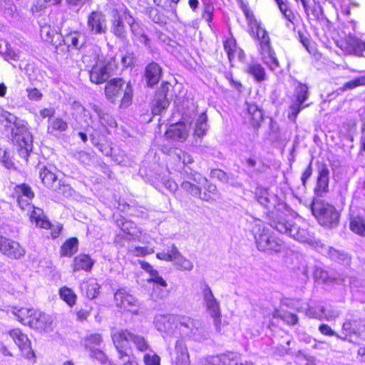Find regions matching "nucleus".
<instances>
[{
	"instance_id": "obj_1",
	"label": "nucleus",
	"mask_w": 365,
	"mask_h": 365,
	"mask_svg": "<svg viewBox=\"0 0 365 365\" xmlns=\"http://www.w3.org/2000/svg\"><path fill=\"white\" fill-rule=\"evenodd\" d=\"M0 116L2 120L8 123L6 126L10 127L11 125H14L11 128L13 141L19 148V155L22 158L27 159L29 153L33 149V135L29 130L28 122L1 108Z\"/></svg>"
},
{
	"instance_id": "obj_2",
	"label": "nucleus",
	"mask_w": 365,
	"mask_h": 365,
	"mask_svg": "<svg viewBox=\"0 0 365 365\" xmlns=\"http://www.w3.org/2000/svg\"><path fill=\"white\" fill-rule=\"evenodd\" d=\"M245 15L248 21L252 34H255L259 41V52L262 62L272 71L276 70L279 66V61L276 54L271 47L270 39L267 32L257 22L253 14L247 9L244 10Z\"/></svg>"
},
{
	"instance_id": "obj_3",
	"label": "nucleus",
	"mask_w": 365,
	"mask_h": 365,
	"mask_svg": "<svg viewBox=\"0 0 365 365\" xmlns=\"http://www.w3.org/2000/svg\"><path fill=\"white\" fill-rule=\"evenodd\" d=\"M271 226L299 242L312 245L316 242L314 235L308 230V224L300 217L286 219L280 216L272 221Z\"/></svg>"
},
{
	"instance_id": "obj_4",
	"label": "nucleus",
	"mask_w": 365,
	"mask_h": 365,
	"mask_svg": "<svg viewBox=\"0 0 365 365\" xmlns=\"http://www.w3.org/2000/svg\"><path fill=\"white\" fill-rule=\"evenodd\" d=\"M252 232L259 251L272 253L284 250L285 245L283 241L273 235L260 220H255Z\"/></svg>"
},
{
	"instance_id": "obj_5",
	"label": "nucleus",
	"mask_w": 365,
	"mask_h": 365,
	"mask_svg": "<svg viewBox=\"0 0 365 365\" xmlns=\"http://www.w3.org/2000/svg\"><path fill=\"white\" fill-rule=\"evenodd\" d=\"M193 181L197 185L189 181H183L181 185L182 188L192 196L204 201L211 202L216 200L218 195L216 185L209 183L205 178L199 174L194 175Z\"/></svg>"
},
{
	"instance_id": "obj_6",
	"label": "nucleus",
	"mask_w": 365,
	"mask_h": 365,
	"mask_svg": "<svg viewBox=\"0 0 365 365\" xmlns=\"http://www.w3.org/2000/svg\"><path fill=\"white\" fill-rule=\"evenodd\" d=\"M111 337L117 351H126L130 343H133L136 349L142 352L149 349V345L143 336L135 334L128 329H113Z\"/></svg>"
},
{
	"instance_id": "obj_7",
	"label": "nucleus",
	"mask_w": 365,
	"mask_h": 365,
	"mask_svg": "<svg viewBox=\"0 0 365 365\" xmlns=\"http://www.w3.org/2000/svg\"><path fill=\"white\" fill-rule=\"evenodd\" d=\"M106 97L111 101L115 102L120 99V106H128L133 98V89L130 83H125L121 78L110 80L106 86Z\"/></svg>"
},
{
	"instance_id": "obj_8",
	"label": "nucleus",
	"mask_w": 365,
	"mask_h": 365,
	"mask_svg": "<svg viewBox=\"0 0 365 365\" xmlns=\"http://www.w3.org/2000/svg\"><path fill=\"white\" fill-rule=\"evenodd\" d=\"M178 321L177 329L183 337L197 341L207 339L208 334L200 320L185 315H178Z\"/></svg>"
},
{
	"instance_id": "obj_9",
	"label": "nucleus",
	"mask_w": 365,
	"mask_h": 365,
	"mask_svg": "<svg viewBox=\"0 0 365 365\" xmlns=\"http://www.w3.org/2000/svg\"><path fill=\"white\" fill-rule=\"evenodd\" d=\"M115 59L113 58H102L97 54L96 63L90 71V80L96 84L106 82L116 69Z\"/></svg>"
},
{
	"instance_id": "obj_10",
	"label": "nucleus",
	"mask_w": 365,
	"mask_h": 365,
	"mask_svg": "<svg viewBox=\"0 0 365 365\" xmlns=\"http://www.w3.org/2000/svg\"><path fill=\"white\" fill-rule=\"evenodd\" d=\"M200 291L203 306L209 315L212 318L216 329L220 331L222 317L220 303L214 296L211 288L207 283L202 282L200 284Z\"/></svg>"
},
{
	"instance_id": "obj_11",
	"label": "nucleus",
	"mask_w": 365,
	"mask_h": 365,
	"mask_svg": "<svg viewBox=\"0 0 365 365\" xmlns=\"http://www.w3.org/2000/svg\"><path fill=\"white\" fill-rule=\"evenodd\" d=\"M312 212L319 222L324 226H334L338 222L339 214L335 207L323 200H317L312 205Z\"/></svg>"
},
{
	"instance_id": "obj_12",
	"label": "nucleus",
	"mask_w": 365,
	"mask_h": 365,
	"mask_svg": "<svg viewBox=\"0 0 365 365\" xmlns=\"http://www.w3.org/2000/svg\"><path fill=\"white\" fill-rule=\"evenodd\" d=\"M308 96L307 86L299 83L295 88L287 110V117L290 120L295 121L299 112L309 106L308 104H304L307 100Z\"/></svg>"
},
{
	"instance_id": "obj_13",
	"label": "nucleus",
	"mask_w": 365,
	"mask_h": 365,
	"mask_svg": "<svg viewBox=\"0 0 365 365\" xmlns=\"http://www.w3.org/2000/svg\"><path fill=\"white\" fill-rule=\"evenodd\" d=\"M156 257L161 260L173 262L177 269L181 271H191L193 269V263L183 257L174 245L168 246L166 252H158Z\"/></svg>"
},
{
	"instance_id": "obj_14",
	"label": "nucleus",
	"mask_w": 365,
	"mask_h": 365,
	"mask_svg": "<svg viewBox=\"0 0 365 365\" xmlns=\"http://www.w3.org/2000/svg\"><path fill=\"white\" fill-rule=\"evenodd\" d=\"M130 16L127 9L113 11L110 31L117 38L120 39L126 38L127 29L125 22L128 24V18Z\"/></svg>"
},
{
	"instance_id": "obj_15",
	"label": "nucleus",
	"mask_w": 365,
	"mask_h": 365,
	"mask_svg": "<svg viewBox=\"0 0 365 365\" xmlns=\"http://www.w3.org/2000/svg\"><path fill=\"white\" fill-rule=\"evenodd\" d=\"M8 334L19 347L23 357L29 360L35 357L34 352L31 349V341L20 329H11L8 331Z\"/></svg>"
},
{
	"instance_id": "obj_16",
	"label": "nucleus",
	"mask_w": 365,
	"mask_h": 365,
	"mask_svg": "<svg viewBox=\"0 0 365 365\" xmlns=\"http://www.w3.org/2000/svg\"><path fill=\"white\" fill-rule=\"evenodd\" d=\"M115 305L123 311L137 314L139 307L138 299L125 289H119L114 294Z\"/></svg>"
},
{
	"instance_id": "obj_17",
	"label": "nucleus",
	"mask_w": 365,
	"mask_h": 365,
	"mask_svg": "<svg viewBox=\"0 0 365 365\" xmlns=\"http://www.w3.org/2000/svg\"><path fill=\"white\" fill-rule=\"evenodd\" d=\"M178 315L157 314L154 324L158 331L168 335H174L178 327Z\"/></svg>"
},
{
	"instance_id": "obj_18",
	"label": "nucleus",
	"mask_w": 365,
	"mask_h": 365,
	"mask_svg": "<svg viewBox=\"0 0 365 365\" xmlns=\"http://www.w3.org/2000/svg\"><path fill=\"white\" fill-rule=\"evenodd\" d=\"M0 251L11 259H19L25 254L24 249L18 242L2 237L0 240Z\"/></svg>"
},
{
	"instance_id": "obj_19",
	"label": "nucleus",
	"mask_w": 365,
	"mask_h": 365,
	"mask_svg": "<svg viewBox=\"0 0 365 365\" xmlns=\"http://www.w3.org/2000/svg\"><path fill=\"white\" fill-rule=\"evenodd\" d=\"M87 27L92 34H103L107 31L105 16L100 11H93L88 17Z\"/></svg>"
},
{
	"instance_id": "obj_20",
	"label": "nucleus",
	"mask_w": 365,
	"mask_h": 365,
	"mask_svg": "<svg viewBox=\"0 0 365 365\" xmlns=\"http://www.w3.org/2000/svg\"><path fill=\"white\" fill-rule=\"evenodd\" d=\"M29 326L38 331H49L53 329V319L50 315L35 309Z\"/></svg>"
},
{
	"instance_id": "obj_21",
	"label": "nucleus",
	"mask_w": 365,
	"mask_h": 365,
	"mask_svg": "<svg viewBox=\"0 0 365 365\" xmlns=\"http://www.w3.org/2000/svg\"><path fill=\"white\" fill-rule=\"evenodd\" d=\"M172 365H190V355L184 339H178L174 349Z\"/></svg>"
},
{
	"instance_id": "obj_22",
	"label": "nucleus",
	"mask_w": 365,
	"mask_h": 365,
	"mask_svg": "<svg viewBox=\"0 0 365 365\" xmlns=\"http://www.w3.org/2000/svg\"><path fill=\"white\" fill-rule=\"evenodd\" d=\"M240 358V354L235 352L210 356L205 359L207 365H235Z\"/></svg>"
},
{
	"instance_id": "obj_23",
	"label": "nucleus",
	"mask_w": 365,
	"mask_h": 365,
	"mask_svg": "<svg viewBox=\"0 0 365 365\" xmlns=\"http://www.w3.org/2000/svg\"><path fill=\"white\" fill-rule=\"evenodd\" d=\"M55 168L51 166H44L41 169L39 175L42 182L48 188L56 190L59 182H57V176L53 172Z\"/></svg>"
},
{
	"instance_id": "obj_24",
	"label": "nucleus",
	"mask_w": 365,
	"mask_h": 365,
	"mask_svg": "<svg viewBox=\"0 0 365 365\" xmlns=\"http://www.w3.org/2000/svg\"><path fill=\"white\" fill-rule=\"evenodd\" d=\"M329 171L327 167L323 166L320 168L317 178V186L314 189L315 193L318 196H322L328 192L329 182Z\"/></svg>"
},
{
	"instance_id": "obj_25",
	"label": "nucleus",
	"mask_w": 365,
	"mask_h": 365,
	"mask_svg": "<svg viewBox=\"0 0 365 365\" xmlns=\"http://www.w3.org/2000/svg\"><path fill=\"white\" fill-rule=\"evenodd\" d=\"M29 213V218L31 222H35L37 227L43 229H48L51 227V222L44 215L42 209L33 206Z\"/></svg>"
},
{
	"instance_id": "obj_26",
	"label": "nucleus",
	"mask_w": 365,
	"mask_h": 365,
	"mask_svg": "<svg viewBox=\"0 0 365 365\" xmlns=\"http://www.w3.org/2000/svg\"><path fill=\"white\" fill-rule=\"evenodd\" d=\"M187 136V132L183 123L171 125L165 133V137L173 140L182 141Z\"/></svg>"
},
{
	"instance_id": "obj_27",
	"label": "nucleus",
	"mask_w": 365,
	"mask_h": 365,
	"mask_svg": "<svg viewBox=\"0 0 365 365\" xmlns=\"http://www.w3.org/2000/svg\"><path fill=\"white\" fill-rule=\"evenodd\" d=\"M64 43L68 47H73L76 49H80L86 43V36L84 34L78 31H71L63 38Z\"/></svg>"
},
{
	"instance_id": "obj_28",
	"label": "nucleus",
	"mask_w": 365,
	"mask_h": 365,
	"mask_svg": "<svg viewBox=\"0 0 365 365\" xmlns=\"http://www.w3.org/2000/svg\"><path fill=\"white\" fill-rule=\"evenodd\" d=\"M100 285L96 279L89 278L84 280L81 284V289L86 296L91 299H93L99 294Z\"/></svg>"
},
{
	"instance_id": "obj_29",
	"label": "nucleus",
	"mask_w": 365,
	"mask_h": 365,
	"mask_svg": "<svg viewBox=\"0 0 365 365\" xmlns=\"http://www.w3.org/2000/svg\"><path fill=\"white\" fill-rule=\"evenodd\" d=\"M346 43L347 45V51L349 53L361 56L362 52L365 51V41L349 34L346 38Z\"/></svg>"
},
{
	"instance_id": "obj_30",
	"label": "nucleus",
	"mask_w": 365,
	"mask_h": 365,
	"mask_svg": "<svg viewBox=\"0 0 365 365\" xmlns=\"http://www.w3.org/2000/svg\"><path fill=\"white\" fill-rule=\"evenodd\" d=\"M94 264V261L88 255L81 254L76 256L73 260V270L90 271Z\"/></svg>"
},
{
	"instance_id": "obj_31",
	"label": "nucleus",
	"mask_w": 365,
	"mask_h": 365,
	"mask_svg": "<svg viewBox=\"0 0 365 365\" xmlns=\"http://www.w3.org/2000/svg\"><path fill=\"white\" fill-rule=\"evenodd\" d=\"M128 25L135 39L146 46L148 45L149 38L145 34L143 28L135 21L132 16L128 18Z\"/></svg>"
},
{
	"instance_id": "obj_32",
	"label": "nucleus",
	"mask_w": 365,
	"mask_h": 365,
	"mask_svg": "<svg viewBox=\"0 0 365 365\" xmlns=\"http://www.w3.org/2000/svg\"><path fill=\"white\" fill-rule=\"evenodd\" d=\"M161 75V68L156 63L148 65L145 70V78L148 86H152L158 83Z\"/></svg>"
},
{
	"instance_id": "obj_33",
	"label": "nucleus",
	"mask_w": 365,
	"mask_h": 365,
	"mask_svg": "<svg viewBox=\"0 0 365 365\" xmlns=\"http://www.w3.org/2000/svg\"><path fill=\"white\" fill-rule=\"evenodd\" d=\"M68 129V123L60 117L48 119V131L53 135H57Z\"/></svg>"
},
{
	"instance_id": "obj_34",
	"label": "nucleus",
	"mask_w": 365,
	"mask_h": 365,
	"mask_svg": "<svg viewBox=\"0 0 365 365\" xmlns=\"http://www.w3.org/2000/svg\"><path fill=\"white\" fill-rule=\"evenodd\" d=\"M247 73L252 76L257 82H262L266 80L264 68L258 63L252 62L247 65Z\"/></svg>"
},
{
	"instance_id": "obj_35",
	"label": "nucleus",
	"mask_w": 365,
	"mask_h": 365,
	"mask_svg": "<svg viewBox=\"0 0 365 365\" xmlns=\"http://www.w3.org/2000/svg\"><path fill=\"white\" fill-rule=\"evenodd\" d=\"M12 313L17 318L19 322L24 325L29 326L32 316L34 313H35V309L25 307H14L12 309Z\"/></svg>"
},
{
	"instance_id": "obj_36",
	"label": "nucleus",
	"mask_w": 365,
	"mask_h": 365,
	"mask_svg": "<svg viewBox=\"0 0 365 365\" xmlns=\"http://www.w3.org/2000/svg\"><path fill=\"white\" fill-rule=\"evenodd\" d=\"M349 227L354 233L365 236V219L363 217L351 214Z\"/></svg>"
},
{
	"instance_id": "obj_37",
	"label": "nucleus",
	"mask_w": 365,
	"mask_h": 365,
	"mask_svg": "<svg viewBox=\"0 0 365 365\" xmlns=\"http://www.w3.org/2000/svg\"><path fill=\"white\" fill-rule=\"evenodd\" d=\"M247 110L248 118L252 125H259V123L263 119V114L262 110L255 104H247Z\"/></svg>"
},
{
	"instance_id": "obj_38",
	"label": "nucleus",
	"mask_w": 365,
	"mask_h": 365,
	"mask_svg": "<svg viewBox=\"0 0 365 365\" xmlns=\"http://www.w3.org/2000/svg\"><path fill=\"white\" fill-rule=\"evenodd\" d=\"M93 110L98 117L100 123L103 126L106 127L108 125L112 128L116 126V121L112 115H110L108 113L104 112L101 108L98 107L97 106H93Z\"/></svg>"
},
{
	"instance_id": "obj_39",
	"label": "nucleus",
	"mask_w": 365,
	"mask_h": 365,
	"mask_svg": "<svg viewBox=\"0 0 365 365\" xmlns=\"http://www.w3.org/2000/svg\"><path fill=\"white\" fill-rule=\"evenodd\" d=\"M0 54L3 55L6 61L19 59V52L12 49L7 41L0 38Z\"/></svg>"
},
{
	"instance_id": "obj_40",
	"label": "nucleus",
	"mask_w": 365,
	"mask_h": 365,
	"mask_svg": "<svg viewBox=\"0 0 365 365\" xmlns=\"http://www.w3.org/2000/svg\"><path fill=\"white\" fill-rule=\"evenodd\" d=\"M40 36L43 41L56 45L58 41H55V37L60 38L61 36L48 25H44L41 27ZM61 41V39L58 41Z\"/></svg>"
},
{
	"instance_id": "obj_41",
	"label": "nucleus",
	"mask_w": 365,
	"mask_h": 365,
	"mask_svg": "<svg viewBox=\"0 0 365 365\" xmlns=\"http://www.w3.org/2000/svg\"><path fill=\"white\" fill-rule=\"evenodd\" d=\"M194 135L197 137L204 135L207 130V115L201 113L194 123Z\"/></svg>"
},
{
	"instance_id": "obj_42",
	"label": "nucleus",
	"mask_w": 365,
	"mask_h": 365,
	"mask_svg": "<svg viewBox=\"0 0 365 365\" xmlns=\"http://www.w3.org/2000/svg\"><path fill=\"white\" fill-rule=\"evenodd\" d=\"M78 250V240L76 237L66 240L61 248V255L63 257H71Z\"/></svg>"
},
{
	"instance_id": "obj_43",
	"label": "nucleus",
	"mask_w": 365,
	"mask_h": 365,
	"mask_svg": "<svg viewBox=\"0 0 365 365\" xmlns=\"http://www.w3.org/2000/svg\"><path fill=\"white\" fill-rule=\"evenodd\" d=\"M102 337L99 334H91L84 339V346L86 350L91 351L97 349L102 343Z\"/></svg>"
},
{
	"instance_id": "obj_44",
	"label": "nucleus",
	"mask_w": 365,
	"mask_h": 365,
	"mask_svg": "<svg viewBox=\"0 0 365 365\" xmlns=\"http://www.w3.org/2000/svg\"><path fill=\"white\" fill-rule=\"evenodd\" d=\"M349 282L351 292L356 294L357 292L365 293V282L364 279L358 277H351L348 279H344V282Z\"/></svg>"
},
{
	"instance_id": "obj_45",
	"label": "nucleus",
	"mask_w": 365,
	"mask_h": 365,
	"mask_svg": "<svg viewBox=\"0 0 365 365\" xmlns=\"http://www.w3.org/2000/svg\"><path fill=\"white\" fill-rule=\"evenodd\" d=\"M255 196L259 203L265 207H269V204H271V198H274V197L269 195L267 189L262 187H257L256 189Z\"/></svg>"
},
{
	"instance_id": "obj_46",
	"label": "nucleus",
	"mask_w": 365,
	"mask_h": 365,
	"mask_svg": "<svg viewBox=\"0 0 365 365\" xmlns=\"http://www.w3.org/2000/svg\"><path fill=\"white\" fill-rule=\"evenodd\" d=\"M14 197L16 198L26 197V199H33L34 193L29 185L21 184L16 186Z\"/></svg>"
},
{
	"instance_id": "obj_47",
	"label": "nucleus",
	"mask_w": 365,
	"mask_h": 365,
	"mask_svg": "<svg viewBox=\"0 0 365 365\" xmlns=\"http://www.w3.org/2000/svg\"><path fill=\"white\" fill-rule=\"evenodd\" d=\"M299 311H302L305 312V314L309 318H315L318 319H322L323 316V307L318 306L316 307L308 306L307 308L304 307H297Z\"/></svg>"
},
{
	"instance_id": "obj_48",
	"label": "nucleus",
	"mask_w": 365,
	"mask_h": 365,
	"mask_svg": "<svg viewBox=\"0 0 365 365\" xmlns=\"http://www.w3.org/2000/svg\"><path fill=\"white\" fill-rule=\"evenodd\" d=\"M59 294L61 298L70 307H72L76 303V295L71 289L63 287L60 289Z\"/></svg>"
},
{
	"instance_id": "obj_49",
	"label": "nucleus",
	"mask_w": 365,
	"mask_h": 365,
	"mask_svg": "<svg viewBox=\"0 0 365 365\" xmlns=\"http://www.w3.org/2000/svg\"><path fill=\"white\" fill-rule=\"evenodd\" d=\"M224 48L227 54L228 58L230 61L235 58L238 48L236 45V41L233 38H227L224 42Z\"/></svg>"
},
{
	"instance_id": "obj_50",
	"label": "nucleus",
	"mask_w": 365,
	"mask_h": 365,
	"mask_svg": "<svg viewBox=\"0 0 365 365\" xmlns=\"http://www.w3.org/2000/svg\"><path fill=\"white\" fill-rule=\"evenodd\" d=\"M61 1L62 0H36L32 6V11L38 12L48 6L58 5Z\"/></svg>"
},
{
	"instance_id": "obj_51",
	"label": "nucleus",
	"mask_w": 365,
	"mask_h": 365,
	"mask_svg": "<svg viewBox=\"0 0 365 365\" xmlns=\"http://www.w3.org/2000/svg\"><path fill=\"white\" fill-rule=\"evenodd\" d=\"M365 86V75L357 77L350 81L345 83L342 88V91L351 90L359 86Z\"/></svg>"
},
{
	"instance_id": "obj_52",
	"label": "nucleus",
	"mask_w": 365,
	"mask_h": 365,
	"mask_svg": "<svg viewBox=\"0 0 365 365\" xmlns=\"http://www.w3.org/2000/svg\"><path fill=\"white\" fill-rule=\"evenodd\" d=\"M128 252L136 257H144L154 252L153 248L148 247H129Z\"/></svg>"
},
{
	"instance_id": "obj_53",
	"label": "nucleus",
	"mask_w": 365,
	"mask_h": 365,
	"mask_svg": "<svg viewBox=\"0 0 365 365\" xmlns=\"http://www.w3.org/2000/svg\"><path fill=\"white\" fill-rule=\"evenodd\" d=\"M145 365H160V358L153 351L146 353L143 356Z\"/></svg>"
},
{
	"instance_id": "obj_54",
	"label": "nucleus",
	"mask_w": 365,
	"mask_h": 365,
	"mask_svg": "<svg viewBox=\"0 0 365 365\" xmlns=\"http://www.w3.org/2000/svg\"><path fill=\"white\" fill-rule=\"evenodd\" d=\"M117 351L118 354V358L123 363V365H138L135 358L130 356L125 350Z\"/></svg>"
},
{
	"instance_id": "obj_55",
	"label": "nucleus",
	"mask_w": 365,
	"mask_h": 365,
	"mask_svg": "<svg viewBox=\"0 0 365 365\" xmlns=\"http://www.w3.org/2000/svg\"><path fill=\"white\" fill-rule=\"evenodd\" d=\"M26 93L27 98L31 101H40L43 98V93L36 88H26Z\"/></svg>"
},
{
	"instance_id": "obj_56",
	"label": "nucleus",
	"mask_w": 365,
	"mask_h": 365,
	"mask_svg": "<svg viewBox=\"0 0 365 365\" xmlns=\"http://www.w3.org/2000/svg\"><path fill=\"white\" fill-rule=\"evenodd\" d=\"M148 282H153L158 287H160L165 289L168 286L166 281L159 275L158 272H153L151 276L148 279Z\"/></svg>"
},
{
	"instance_id": "obj_57",
	"label": "nucleus",
	"mask_w": 365,
	"mask_h": 365,
	"mask_svg": "<svg viewBox=\"0 0 365 365\" xmlns=\"http://www.w3.org/2000/svg\"><path fill=\"white\" fill-rule=\"evenodd\" d=\"M323 316L322 319L327 321H331L338 317L340 314V312L337 309H332L331 307H323Z\"/></svg>"
},
{
	"instance_id": "obj_58",
	"label": "nucleus",
	"mask_w": 365,
	"mask_h": 365,
	"mask_svg": "<svg viewBox=\"0 0 365 365\" xmlns=\"http://www.w3.org/2000/svg\"><path fill=\"white\" fill-rule=\"evenodd\" d=\"M0 162L8 169L14 167V163L10 159V154L6 149L0 148Z\"/></svg>"
},
{
	"instance_id": "obj_59",
	"label": "nucleus",
	"mask_w": 365,
	"mask_h": 365,
	"mask_svg": "<svg viewBox=\"0 0 365 365\" xmlns=\"http://www.w3.org/2000/svg\"><path fill=\"white\" fill-rule=\"evenodd\" d=\"M89 355L91 358L97 359L103 364H105L108 361L107 356L104 352L99 349H92V351H89Z\"/></svg>"
},
{
	"instance_id": "obj_60",
	"label": "nucleus",
	"mask_w": 365,
	"mask_h": 365,
	"mask_svg": "<svg viewBox=\"0 0 365 365\" xmlns=\"http://www.w3.org/2000/svg\"><path fill=\"white\" fill-rule=\"evenodd\" d=\"M213 11L214 8L211 4H205L204 5L202 18L208 23H210L212 21Z\"/></svg>"
},
{
	"instance_id": "obj_61",
	"label": "nucleus",
	"mask_w": 365,
	"mask_h": 365,
	"mask_svg": "<svg viewBox=\"0 0 365 365\" xmlns=\"http://www.w3.org/2000/svg\"><path fill=\"white\" fill-rule=\"evenodd\" d=\"M31 200L32 199H26V197L16 198L19 207L22 210H26L28 212H30L31 207H33V205L31 204Z\"/></svg>"
},
{
	"instance_id": "obj_62",
	"label": "nucleus",
	"mask_w": 365,
	"mask_h": 365,
	"mask_svg": "<svg viewBox=\"0 0 365 365\" xmlns=\"http://www.w3.org/2000/svg\"><path fill=\"white\" fill-rule=\"evenodd\" d=\"M162 182L166 187V189L169 190L170 192H175L178 189V184L170 179L166 178H163Z\"/></svg>"
},
{
	"instance_id": "obj_63",
	"label": "nucleus",
	"mask_w": 365,
	"mask_h": 365,
	"mask_svg": "<svg viewBox=\"0 0 365 365\" xmlns=\"http://www.w3.org/2000/svg\"><path fill=\"white\" fill-rule=\"evenodd\" d=\"M282 319L288 324L294 325L298 322V317L296 314L292 313H284Z\"/></svg>"
},
{
	"instance_id": "obj_64",
	"label": "nucleus",
	"mask_w": 365,
	"mask_h": 365,
	"mask_svg": "<svg viewBox=\"0 0 365 365\" xmlns=\"http://www.w3.org/2000/svg\"><path fill=\"white\" fill-rule=\"evenodd\" d=\"M77 159L83 164L88 165L91 161V156L85 151H80L76 154Z\"/></svg>"
}]
</instances>
